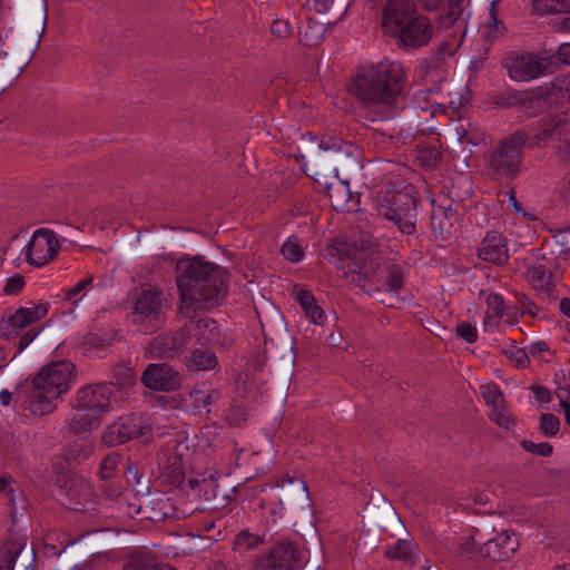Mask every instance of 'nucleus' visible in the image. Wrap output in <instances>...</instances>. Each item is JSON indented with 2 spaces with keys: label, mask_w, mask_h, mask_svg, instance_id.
Here are the masks:
<instances>
[{
  "label": "nucleus",
  "mask_w": 570,
  "mask_h": 570,
  "mask_svg": "<svg viewBox=\"0 0 570 570\" xmlns=\"http://www.w3.org/2000/svg\"><path fill=\"white\" fill-rule=\"evenodd\" d=\"M228 272L199 256L181 257L175 267L179 312L191 317L197 311L218 306L228 292Z\"/></svg>",
  "instance_id": "obj_1"
},
{
  "label": "nucleus",
  "mask_w": 570,
  "mask_h": 570,
  "mask_svg": "<svg viewBox=\"0 0 570 570\" xmlns=\"http://www.w3.org/2000/svg\"><path fill=\"white\" fill-rule=\"evenodd\" d=\"M405 71L399 62L363 67L353 77L348 90L366 108L371 121L391 118L404 86Z\"/></svg>",
  "instance_id": "obj_2"
},
{
  "label": "nucleus",
  "mask_w": 570,
  "mask_h": 570,
  "mask_svg": "<svg viewBox=\"0 0 570 570\" xmlns=\"http://www.w3.org/2000/svg\"><path fill=\"white\" fill-rule=\"evenodd\" d=\"M75 365L68 361L53 362L30 381L26 382L19 396L32 415L42 416L56 411L57 401L67 393L76 377Z\"/></svg>",
  "instance_id": "obj_3"
},
{
  "label": "nucleus",
  "mask_w": 570,
  "mask_h": 570,
  "mask_svg": "<svg viewBox=\"0 0 570 570\" xmlns=\"http://www.w3.org/2000/svg\"><path fill=\"white\" fill-rule=\"evenodd\" d=\"M528 139L525 131L517 130L501 138L491 149L487 166L494 180L509 184L520 176Z\"/></svg>",
  "instance_id": "obj_4"
},
{
  "label": "nucleus",
  "mask_w": 570,
  "mask_h": 570,
  "mask_svg": "<svg viewBox=\"0 0 570 570\" xmlns=\"http://www.w3.org/2000/svg\"><path fill=\"white\" fill-rule=\"evenodd\" d=\"M111 385L101 383L87 385L77 391L70 428L75 432L91 430L98 419L111 411Z\"/></svg>",
  "instance_id": "obj_5"
},
{
  "label": "nucleus",
  "mask_w": 570,
  "mask_h": 570,
  "mask_svg": "<svg viewBox=\"0 0 570 570\" xmlns=\"http://www.w3.org/2000/svg\"><path fill=\"white\" fill-rule=\"evenodd\" d=\"M417 199L412 186L402 190H387L377 197V214L392 222L402 234L413 235L416 232Z\"/></svg>",
  "instance_id": "obj_6"
},
{
  "label": "nucleus",
  "mask_w": 570,
  "mask_h": 570,
  "mask_svg": "<svg viewBox=\"0 0 570 570\" xmlns=\"http://www.w3.org/2000/svg\"><path fill=\"white\" fill-rule=\"evenodd\" d=\"M471 538L479 543V554L493 561L508 560L519 547V541L513 533L507 530L498 532L489 520L473 527Z\"/></svg>",
  "instance_id": "obj_7"
},
{
  "label": "nucleus",
  "mask_w": 570,
  "mask_h": 570,
  "mask_svg": "<svg viewBox=\"0 0 570 570\" xmlns=\"http://www.w3.org/2000/svg\"><path fill=\"white\" fill-rule=\"evenodd\" d=\"M165 303L159 291L154 288L142 291L136 298L130 313L131 323L145 334L154 333L166 322Z\"/></svg>",
  "instance_id": "obj_8"
},
{
  "label": "nucleus",
  "mask_w": 570,
  "mask_h": 570,
  "mask_svg": "<svg viewBox=\"0 0 570 570\" xmlns=\"http://www.w3.org/2000/svg\"><path fill=\"white\" fill-rule=\"evenodd\" d=\"M150 432L148 419L140 414H128L110 424L102 435L104 443L116 446Z\"/></svg>",
  "instance_id": "obj_9"
},
{
  "label": "nucleus",
  "mask_w": 570,
  "mask_h": 570,
  "mask_svg": "<svg viewBox=\"0 0 570 570\" xmlns=\"http://www.w3.org/2000/svg\"><path fill=\"white\" fill-rule=\"evenodd\" d=\"M59 250L58 236L48 228L37 229L23 248L28 264L36 267H42L53 261Z\"/></svg>",
  "instance_id": "obj_10"
},
{
  "label": "nucleus",
  "mask_w": 570,
  "mask_h": 570,
  "mask_svg": "<svg viewBox=\"0 0 570 570\" xmlns=\"http://www.w3.org/2000/svg\"><path fill=\"white\" fill-rule=\"evenodd\" d=\"M302 552L289 540H281L269 551L256 558L257 564L267 570H297L302 566Z\"/></svg>",
  "instance_id": "obj_11"
},
{
  "label": "nucleus",
  "mask_w": 570,
  "mask_h": 570,
  "mask_svg": "<svg viewBox=\"0 0 570 570\" xmlns=\"http://www.w3.org/2000/svg\"><path fill=\"white\" fill-rule=\"evenodd\" d=\"M320 148L325 151H333L334 170L350 173L360 167V149L335 135L326 134L320 141Z\"/></svg>",
  "instance_id": "obj_12"
},
{
  "label": "nucleus",
  "mask_w": 570,
  "mask_h": 570,
  "mask_svg": "<svg viewBox=\"0 0 570 570\" xmlns=\"http://www.w3.org/2000/svg\"><path fill=\"white\" fill-rule=\"evenodd\" d=\"M47 314V304H35L30 307H20L8 317L0 315V336L11 340L18 336L20 331L43 318Z\"/></svg>",
  "instance_id": "obj_13"
},
{
  "label": "nucleus",
  "mask_w": 570,
  "mask_h": 570,
  "mask_svg": "<svg viewBox=\"0 0 570 570\" xmlns=\"http://www.w3.org/2000/svg\"><path fill=\"white\" fill-rule=\"evenodd\" d=\"M433 33L431 20L425 16H415L401 28L397 42L401 47L417 49L426 46L433 38Z\"/></svg>",
  "instance_id": "obj_14"
},
{
  "label": "nucleus",
  "mask_w": 570,
  "mask_h": 570,
  "mask_svg": "<svg viewBox=\"0 0 570 570\" xmlns=\"http://www.w3.org/2000/svg\"><path fill=\"white\" fill-rule=\"evenodd\" d=\"M415 16H417L415 0H389L383 9V29L386 33L397 36L401 28Z\"/></svg>",
  "instance_id": "obj_15"
},
{
  "label": "nucleus",
  "mask_w": 570,
  "mask_h": 570,
  "mask_svg": "<svg viewBox=\"0 0 570 570\" xmlns=\"http://www.w3.org/2000/svg\"><path fill=\"white\" fill-rule=\"evenodd\" d=\"M141 382L151 390L169 392L180 386V375L167 363L149 364Z\"/></svg>",
  "instance_id": "obj_16"
},
{
  "label": "nucleus",
  "mask_w": 570,
  "mask_h": 570,
  "mask_svg": "<svg viewBox=\"0 0 570 570\" xmlns=\"http://www.w3.org/2000/svg\"><path fill=\"white\" fill-rule=\"evenodd\" d=\"M187 344V336L181 327L176 332H166L154 337L148 344V353L153 358H173L180 355Z\"/></svg>",
  "instance_id": "obj_17"
},
{
  "label": "nucleus",
  "mask_w": 570,
  "mask_h": 570,
  "mask_svg": "<svg viewBox=\"0 0 570 570\" xmlns=\"http://www.w3.org/2000/svg\"><path fill=\"white\" fill-rule=\"evenodd\" d=\"M504 67L515 81H530L542 76L547 69L546 65L531 53L509 57L504 61Z\"/></svg>",
  "instance_id": "obj_18"
},
{
  "label": "nucleus",
  "mask_w": 570,
  "mask_h": 570,
  "mask_svg": "<svg viewBox=\"0 0 570 570\" xmlns=\"http://www.w3.org/2000/svg\"><path fill=\"white\" fill-rule=\"evenodd\" d=\"M59 495L61 503L70 510L88 511L92 509V489L82 480L71 479L65 483Z\"/></svg>",
  "instance_id": "obj_19"
},
{
  "label": "nucleus",
  "mask_w": 570,
  "mask_h": 570,
  "mask_svg": "<svg viewBox=\"0 0 570 570\" xmlns=\"http://www.w3.org/2000/svg\"><path fill=\"white\" fill-rule=\"evenodd\" d=\"M569 122L570 109L541 119L537 132L531 137V141H528V145L530 147L533 145H542L556 137L563 136L568 132L567 127Z\"/></svg>",
  "instance_id": "obj_20"
},
{
  "label": "nucleus",
  "mask_w": 570,
  "mask_h": 570,
  "mask_svg": "<svg viewBox=\"0 0 570 570\" xmlns=\"http://www.w3.org/2000/svg\"><path fill=\"white\" fill-rule=\"evenodd\" d=\"M174 513L173 504L164 493H149L136 510L140 519L153 522H161L171 518Z\"/></svg>",
  "instance_id": "obj_21"
},
{
  "label": "nucleus",
  "mask_w": 570,
  "mask_h": 570,
  "mask_svg": "<svg viewBox=\"0 0 570 570\" xmlns=\"http://www.w3.org/2000/svg\"><path fill=\"white\" fill-rule=\"evenodd\" d=\"M478 256L488 263L504 265L509 259L505 238L497 232H489L478 247Z\"/></svg>",
  "instance_id": "obj_22"
},
{
  "label": "nucleus",
  "mask_w": 570,
  "mask_h": 570,
  "mask_svg": "<svg viewBox=\"0 0 570 570\" xmlns=\"http://www.w3.org/2000/svg\"><path fill=\"white\" fill-rule=\"evenodd\" d=\"M183 327L186 336H193L198 345L206 346L222 343L218 323L213 318H199L196 322L186 323Z\"/></svg>",
  "instance_id": "obj_23"
},
{
  "label": "nucleus",
  "mask_w": 570,
  "mask_h": 570,
  "mask_svg": "<svg viewBox=\"0 0 570 570\" xmlns=\"http://www.w3.org/2000/svg\"><path fill=\"white\" fill-rule=\"evenodd\" d=\"M456 219V210L451 204L434 206L431 214V228L434 236L442 240L448 239Z\"/></svg>",
  "instance_id": "obj_24"
},
{
  "label": "nucleus",
  "mask_w": 570,
  "mask_h": 570,
  "mask_svg": "<svg viewBox=\"0 0 570 570\" xmlns=\"http://www.w3.org/2000/svg\"><path fill=\"white\" fill-rule=\"evenodd\" d=\"M419 2L425 11L440 12L439 22L444 28L451 27L463 11L462 8H458L455 11L451 0H419Z\"/></svg>",
  "instance_id": "obj_25"
},
{
  "label": "nucleus",
  "mask_w": 570,
  "mask_h": 570,
  "mask_svg": "<svg viewBox=\"0 0 570 570\" xmlns=\"http://www.w3.org/2000/svg\"><path fill=\"white\" fill-rule=\"evenodd\" d=\"M293 294L295 296V301L303 308L306 317L314 324H323L325 320L324 311L317 304L314 295L309 291L303 289L298 286L294 287Z\"/></svg>",
  "instance_id": "obj_26"
},
{
  "label": "nucleus",
  "mask_w": 570,
  "mask_h": 570,
  "mask_svg": "<svg viewBox=\"0 0 570 570\" xmlns=\"http://www.w3.org/2000/svg\"><path fill=\"white\" fill-rule=\"evenodd\" d=\"M528 277L534 289L548 297L553 296L556 288L552 283V275L543 265L531 266L528 269Z\"/></svg>",
  "instance_id": "obj_27"
},
{
  "label": "nucleus",
  "mask_w": 570,
  "mask_h": 570,
  "mask_svg": "<svg viewBox=\"0 0 570 570\" xmlns=\"http://www.w3.org/2000/svg\"><path fill=\"white\" fill-rule=\"evenodd\" d=\"M488 311L484 316L483 325L487 332H492L499 326V321L503 315L504 301L499 294H490L487 297Z\"/></svg>",
  "instance_id": "obj_28"
},
{
  "label": "nucleus",
  "mask_w": 570,
  "mask_h": 570,
  "mask_svg": "<svg viewBox=\"0 0 570 570\" xmlns=\"http://www.w3.org/2000/svg\"><path fill=\"white\" fill-rule=\"evenodd\" d=\"M218 361L210 350L195 348L186 358V365L191 371H209L216 367Z\"/></svg>",
  "instance_id": "obj_29"
},
{
  "label": "nucleus",
  "mask_w": 570,
  "mask_h": 570,
  "mask_svg": "<svg viewBox=\"0 0 570 570\" xmlns=\"http://www.w3.org/2000/svg\"><path fill=\"white\" fill-rule=\"evenodd\" d=\"M189 396L195 409H206L207 413H209V406L215 405L219 401L220 392L216 389L195 386L190 390Z\"/></svg>",
  "instance_id": "obj_30"
},
{
  "label": "nucleus",
  "mask_w": 570,
  "mask_h": 570,
  "mask_svg": "<svg viewBox=\"0 0 570 570\" xmlns=\"http://www.w3.org/2000/svg\"><path fill=\"white\" fill-rule=\"evenodd\" d=\"M417 551V546L414 542L409 540H397L393 546L386 548L384 554L389 559L412 563Z\"/></svg>",
  "instance_id": "obj_31"
},
{
  "label": "nucleus",
  "mask_w": 570,
  "mask_h": 570,
  "mask_svg": "<svg viewBox=\"0 0 570 570\" xmlns=\"http://www.w3.org/2000/svg\"><path fill=\"white\" fill-rule=\"evenodd\" d=\"M174 483L187 495H193L194 498H202V492L206 494L207 490L213 485L206 479L199 480L186 475L176 476Z\"/></svg>",
  "instance_id": "obj_32"
},
{
  "label": "nucleus",
  "mask_w": 570,
  "mask_h": 570,
  "mask_svg": "<svg viewBox=\"0 0 570 570\" xmlns=\"http://www.w3.org/2000/svg\"><path fill=\"white\" fill-rule=\"evenodd\" d=\"M24 543L20 540H9L0 546V570H13L14 562L21 553Z\"/></svg>",
  "instance_id": "obj_33"
},
{
  "label": "nucleus",
  "mask_w": 570,
  "mask_h": 570,
  "mask_svg": "<svg viewBox=\"0 0 570 570\" xmlns=\"http://www.w3.org/2000/svg\"><path fill=\"white\" fill-rule=\"evenodd\" d=\"M277 487L281 488L283 499L287 502L294 499H304L307 494L306 484L299 479L286 476L277 483Z\"/></svg>",
  "instance_id": "obj_34"
},
{
  "label": "nucleus",
  "mask_w": 570,
  "mask_h": 570,
  "mask_svg": "<svg viewBox=\"0 0 570 570\" xmlns=\"http://www.w3.org/2000/svg\"><path fill=\"white\" fill-rule=\"evenodd\" d=\"M507 32V27L499 19L498 7L490 6L489 18L483 29V36L489 42H494L502 38Z\"/></svg>",
  "instance_id": "obj_35"
},
{
  "label": "nucleus",
  "mask_w": 570,
  "mask_h": 570,
  "mask_svg": "<svg viewBox=\"0 0 570 570\" xmlns=\"http://www.w3.org/2000/svg\"><path fill=\"white\" fill-rule=\"evenodd\" d=\"M328 196L332 200V205L335 209L342 212H352L350 207V191L347 185L338 183L336 185H330L327 187Z\"/></svg>",
  "instance_id": "obj_36"
},
{
  "label": "nucleus",
  "mask_w": 570,
  "mask_h": 570,
  "mask_svg": "<svg viewBox=\"0 0 570 570\" xmlns=\"http://www.w3.org/2000/svg\"><path fill=\"white\" fill-rule=\"evenodd\" d=\"M458 139L462 145L479 146L484 142L485 134L478 125L469 122L458 129Z\"/></svg>",
  "instance_id": "obj_37"
},
{
  "label": "nucleus",
  "mask_w": 570,
  "mask_h": 570,
  "mask_svg": "<svg viewBox=\"0 0 570 570\" xmlns=\"http://www.w3.org/2000/svg\"><path fill=\"white\" fill-rule=\"evenodd\" d=\"M16 482L10 476H0V494L6 499V503L10 507V515L13 522L17 521L18 508L14 498Z\"/></svg>",
  "instance_id": "obj_38"
},
{
  "label": "nucleus",
  "mask_w": 570,
  "mask_h": 570,
  "mask_svg": "<svg viewBox=\"0 0 570 570\" xmlns=\"http://www.w3.org/2000/svg\"><path fill=\"white\" fill-rule=\"evenodd\" d=\"M264 542L263 538L258 534L250 533L248 530L240 531L234 539V550L245 552L253 550Z\"/></svg>",
  "instance_id": "obj_39"
},
{
  "label": "nucleus",
  "mask_w": 570,
  "mask_h": 570,
  "mask_svg": "<svg viewBox=\"0 0 570 570\" xmlns=\"http://www.w3.org/2000/svg\"><path fill=\"white\" fill-rule=\"evenodd\" d=\"M480 394L487 405L493 407L505 404V400L499 385L495 383H488L480 386Z\"/></svg>",
  "instance_id": "obj_40"
},
{
  "label": "nucleus",
  "mask_w": 570,
  "mask_h": 570,
  "mask_svg": "<svg viewBox=\"0 0 570 570\" xmlns=\"http://www.w3.org/2000/svg\"><path fill=\"white\" fill-rule=\"evenodd\" d=\"M385 281L384 285L389 291L399 292L403 286V273L400 266L389 264L385 266Z\"/></svg>",
  "instance_id": "obj_41"
},
{
  "label": "nucleus",
  "mask_w": 570,
  "mask_h": 570,
  "mask_svg": "<svg viewBox=\"0 0 570 570\" xmlns=\"http://www.w3.org/2000/svg\"><path fill=\"white\" fill-rule=\"evenodd\" d=\"M502 353L519 368H524L529 365V353L524 348L517 347L513 342L503 348Z\"/></svg>",
  "instance_id": "obj_42"
},
{
  "label": "nucleus",
  "mask_w": 570,
  "mask_h": 570,
  "mask_svg": "<svg viewBox=\"0 0 570 570\" xmlns=\"http://www.w3.org/2000/svg\"><path fill=\"white\" fill-rule=\"evenodd\" d=\"M568 0H533V9L540 13H553L568 10Z\"/></svg>",
  "instance_id": "obj_43"
},
{
  "label": "nucleus",
  "mask_w": 570,
  "mask_h": 570,
  "mask_svg": "<svg viewBox=\"0 0 570 570\" xmlns=\"http://www.w3.org/2000/svg\"><path fill=\"white\" fill-rule=\"evenodd\" d=\"M248 415L245 407L233 402L226 412L225 420L229 426L240 428L247 422Z\"/></svg>",
  "instance_id": "obj_44"
},
{
  "label": "nucleus",
  "mask_w": 570,
  "mask_h": 570,
  "mask_svg": "<svg viewBox=\"0 0 570 570\" xmlns=\"http://www.w3.org/2000/svg\"><path fill=\"white\" fill-rule=\"evenodd\" d=\"M92 282H94L92 277H87V278L79 281L75 286L67 288V289H62L61 295H60L61 299L72 302V304L76 305L79 301L82 299L83 295L81 297H79L78 299H75V301H72V299L75 297H77L80 293H82L83 291L91 287Z\"/></svg>",
  "instance_id": "obj_45"
},
{
  "label": "nucleus",
  "mask_w": 570,
  "mask_h": 570,
  "mask_svg": "<svg viewBox=\"0 0 570 570\" xmlns=\"http://www.w3.org/2000/svg\"><path fill=\"white\" fill-rule=\"evenodd\" d=\"M283 256L292 263L301 262L304 250L295 237H289L282 246Z\"/></svg>",
  "instance_id": "obj_46"
},
{
  "label": "nucleus",
  "mask_w": 570,
  "mask_h": 570,
  "mask_svg": "<svg viewBox=\"0 0 570 570\" xmlns=\"http://www.w3.org/2000/svg\"><path fill=\"white\" fill-rule=\"evenodd\" d=\"M121 461V456L118 453H109L100 463V475L102 479H111L115 473L118 464Z\"/></svg>",
  "instance_id": "obj_47"
},
{
  "label": "nucleus",
  "mask_w": 570,
  "mask_h": 570,
  "mask_svg": "<svg viewBox=\"0 0 570 570\" xmlns=\"http://www.w3.org/2000/svg\"><path fill=\"white\" fill-rule=\"evenodd\" d=\"M490 420L503 429H510L514 425L513 417L505 411V404L493 407L489 414Z\"/></svg>",
  "instance_id": "obj_48"
},
{
  "label": "nucleus",
  "mask_w": 570,
  "mask_h": 570,
  "mask_svg": "<svg viewBox=\"0 0 570 570\" xmlns=\"http://www.w3.org/2000/svg\"><path fill=\"white\" fill-rule=\"evenodd\" d=\"M560 429V420L552 413H543L540 416V430L546 436H554Z\"/></svg>",
  "instance_id": "obj_49"
},
{
  "label": "nucleus",
  "mask_w": 570,
  "mask_h": 570,
  "mask_svg": "<svg viewBox=\"0 0 570 570\" xmlns=\"http://www.w3.org/2000/svg\"><path fill=\"white\" fill-rule=\"evenodd\" d=\"M521 446L527 452L544 458L550 456L553 451L552 445L548 442L535 443L527 439L521 441Z\"/></svg>",
  "instance_id": "obj_50"
},
{
  "label": "nucleus",
  "mask_w": 570,
  "mask_h": 570,
  "mask_svg": "<svg viewBox=\"0 0 570 570\" xmlns=\"http://www.w3.org/2000/svg\"><path fill=\"white\" fill-rule=\"evenodd\" d=\"M417 159L428 167H434L441 159V153L434 146L425 147L420 149Z\"/></svg>",
  "instance_id": "obj_51"
},
{
  "label": "nucleus",
  "mask_w": 570,
  "mask_h": 570,
  "mask_svg": "<svg viewBox=\"0 0 570 570\" xmlns=\"http://www.w3.org/2000/svg\"><path fill=\"white\" fill-rule=\"evenodd\" d=\"M456 335L468 343H474L478 340V331L469 322H460L455 327Z\"/></svg>",
  "instance_id": "obj_52"
},
{
  "label": "nucleus",
  "mask_w": 570,
  "mask_h": 570,
  "mask_svg": "<svg viewBox=\"0 0 570 570\" xmlns=\"http://www.w3.org/2000/svg\"><path fill=\"white\" fill-rule=\"evenodd\" d=\"M293 27L288 20L276 19L271 26V32L281 39L288 38L292 35Z\"/></svg>",
  "instance_id": "obj_53"
},
{
  "label": "nucleus",
  "mask_w": 570,
  "mask_h": 570,
  "mask_svg": "<svg viewBox=\"0 0 570 570\" xmlns=\"http://www.w3.org/2000/svg\"><path fill=\"white\" fill-rule=\"evenodd\" d=\"M24 285V277L20 274H16L14 276L7 279L3 287V293L6 295H18L23 289Z\"/></svg>",
  "instance_id": "obj_54"
},
{
  "label": "nucleus",
  "mask_w": 570,
  "mask_h": 570,
  "mask_svg": "<svg viewBox=\"0 0 570 570\" xmlns=\"http://www.w3.org/2000/svg\"><path fill=\"white\" fill-rule=\"evenodd\" d=\"M458 553L461 556L478 553L479 554V543H476L472 538L471 533L468 537L460 538V542L458 543Z\"/></svg>",
  "instance_id": "obj_55"
},
{
  "label": "nucleus",
  "mask_w": 570,
  "mask_h": 570,
  "mask_svg": "<svg viewBox=\"0 0 570 570\" xmlns=\"http://www.w3.org/2000/svg\"><path fill=\"white\" fill-rule=\"evenodd\" d=\"M553 86L559 90L563 98L570 100V73L557 77Z\"/></svg>",
  "instance_id": "obj_56"
},
{
  "label": "nucleus",
  "mask_w": 570,
  "mask_h": 570,
  "mask_svg": "<svg viewBox=\"0 0 570 570\" xmlns=\"http://www.w3.org/2000/svg\"><path fill=\"white\" fill-rule=\"evenodd\" d=\"M439 69H440V66H439L438 59L433 60L430 63H426L425 73H424L425 78L430 79L433 82H435L436 80H442L443 77L441 76Z\"/></svg>",
  "instance_id": "obj_57"
},
{
  "label": "nucleus",
  "mask_w": 570,
  "mask_h": 570,
  "mask_svg": "<svg viewBox=\"0 0 570 570\" xmlns=\"http://www.w3.org/2000/svg\"><path fill=\"white\" fill-rule=\"evenodd\" d=\"M519 304L521 305L522 313L528 314L531 316H537L538 314V306L529 299L525 295H522L518 298Z\"/></svg>",
  "instance_id": "obj_58"
},
{
  "label": "nucleus",
  "mask_w": 570,
  "mask_h": 570,
  "mask_svg": "<svg viewBox=\"0 0 570 570\" xmlns=\"http://www.w3.org/2000/svg\"><path fill=\"white\" fill-rule=\"evenodd\" d=\"M39 334L38 331L31 328L26 332L19 340V352H22Z\"/></svg>",
  "instance_id": "obj_59"
},
{
  "label": "nucleus",
  "mask_w": 570,
  "mask_h": 570,
  "mask_svg": "<svg viewBox=\"0 0 570 570\" xmlns=\"http://www.w3.org/2000/svg\"><path fill=\"white\" fill-rule=\"evenodd\" d=\"M556 55L559 61L570 66V43L560 45Z\"/></svg>",
  "instance_id": "obj_60"
},
{
  "label": "nucleus",
  "mask_w": 570,
  "mask_h": 570,
  "mask_svg": "<svg viewBox=\"0 0 570 570\" xmlns=\"http://www.w3.org/2000/svg\"><path fill=\"white\" fill-rule=\"evenodd\" d=\"M532 392L534 394L535 400L539 402L547 403V402H550V400H551L550 392L543 386H540V385L533 386Z\"/></svg>",
  "instance_id": "obj_61"
},
{
  "label": "nucleus",
  "mask_w": 570,
  "mask_h": 570,
  "mask_svg": "<svg viewBox=\"0 0 570 570\" xmlns=\"http://www.w3.org/2000/svg\"><path fill=\"white\" fill-rule=\"evenodd\" d=\"M547 350L548 345L544 342H535L530 346L529 354L532 356H540V354Z\"/></svg>",
  "instance_id": "obj_62"
},
{
  "label": "nucleus",
  "mask_w": 570,
  "mask_h": 570,
  "mask_svg": "<svg viewBox=\"0 0 570 570\" xmlns=\"http://www.w3.org/2000/svg\"><path fill=\"white\" fill-rule=\"evenodd\" d=\"M557 397L560 401V405L569 403L570 390L566 387H558L556 390Z\"/></svg>",
  "instance_id": "obj_63"
},
{
  "label": "nucleus",
  "mask_w": 570,
  "mask_h": 570,
  "mask_svg": "<svg viewBox=\"0 0 570 570\" xmlns=\"http://www.w3.org/2000/svg\"><path fill=\"white\" fill-rule=\"evenodd\" d=\"M560 311L563 315L570 318V298L564 297L560 301Z\"/></svg>",
  "instance_id": "obj_64"
}]
</instances>
